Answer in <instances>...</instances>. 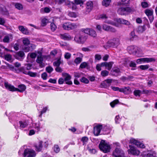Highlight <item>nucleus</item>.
<instances>
[{
	"mask_svg": "<svg viewBox=\"0 0 157 157\" xmlns=\"http://www.w3.org/2000/svg\"><path fill=\"white\" fill-rule=\"evenodd\" d=\"M73 2H72L67 0L65 4L69 8H71L72 5L73 4Z\"/></svg>",
	"mask_w": 157,
	"mask_h": 157,
	"instance_id": "8fccbe9b",
	"label": "nucleus"
},
{
	"mask_svg": "<svg viewBox=\"0 0 157 157\" xmlns=\"http://www.w3.org/2000/svg\"><path fill=\"white\" fill-rule=\"evenodd\" d=\"M4 58L6 60L10 61L11 60L12 56L10 54H6Z\"/></svg>",
	"mask_w": 157,
	"mask_h": 157,
	"instance_id": "f704fd0d",
	"label": "nucleus"
},
{
	"mask_svg": "<svg viewBox=\"0 0 157 157\" xmlns=\"http://www.w3.org/2000/svg\"><path fill=\"white\" fill-rule=\"evenodd\" d=\"M13 37L12 34H8V35L5 36L3 38V41L5 43H9L10 42V40H13Z\"/></svg>",
	"mask_w": 157,
	"mask_h": 157,
	"instance_id": "2eb2a0df",
	"label": "nucleus"
},
{
	"mask_svg": "<svg viewBox=\"0 0 157 157\" xmlns=\"http://www.w3.org/2000/svg\"><path fill=\"white\" fill-rule=\"evenodd\" d=\"M99 147L100 149L105 153L109 152L111 149L110 145L104 140L101 141Z\"/></svg>",
	"mask_w": 157,
	"mask_h": 157,
	"instance_id": "20e7f679",
	"label": "nucleus"
},
{
	"mask_svg": "<svg viewBox=\"0 0 157 157\" xmlns=\"http://www.w3.org/2000/svg\"><path fill=\"white\" fill-rule=\"evenodd\" d=\"M62 27L65 30H70L76 28L77 25L75 23L66 22L63 25Z\"/></svg>",
	"mask_w": 157,
	"mask_h": 157,
	"instance_id": "423d86ee",
	"label": "nucleus"
},
{
	"mask_svg": "<svg viewBox=\"0 0 157 157\" xmlns=\"http://www.w3.org/2000/svg\"><path fill=\"white\" fill-rule=\"evenodd\" d=\"M145 30V29L144 27L143 26H139L138 27L137 31L139 33H141L143 32Z\"/></svg>",
	"mask_w": 157,
	"mask_h": 157,
	"instance_id": "a19ab883",
	"label": "nucleus"
},
{
	"mask_svg": "<svg viewBox=\"0 0 157 157\" xmlns=\"http://www.w3.org/2000/svg\"><path fill=\"white\" fill-rule=\"evenodd\" d=\"M130 143L133 144L136 146L139 144V142L133 138H132L130 140Z\"/></svg>",
	"mask_w": 157,
	"mask_h": 157,
	"instance_id": "ea45409f",
	"label": "nucleus"
},
{
	"mask_svg": "<svg viewBox=\"0 0 157 157\" xmlns=\"http://www.w3.org/2000/svg\"><path fill=\"white\" fill-rule=\"evenodd\" d=\"M130 148L128 150L129 154L133 155L138 156L140 155V151L136 148L129 145Z\"/></svg>",
	"mask_w": 157,
	"mask_h": 157,
	"instance_id": "6e6552de",
	"label": "nucleus"
},
{
	"mask_svg": "<svg viewBox=\"0 0 157 157\" xmlns=\"http://www.w3.org/2000/svg\"><path fill=\"white\" fill-rule=\"evenodd\" d=\"M29 56L32 59H35L37 56L35 52L29 53L28 54L27 56Z\"/></svg>",
	"mask_w": 157,
	"mask_h": 157,
	"instance_id": "2f4dec72",
	"label": "nucleus"
},
{
	"mask_svg": "<svg viewBox=\"0 0 157 157\" xmlns=\"http://www.w3.org/2000/svg\"><path fill=\"white\" fill-rule=\"evenodd\" d=\"M88 140V138L87 136H84L82 137L81 141L83 143V145H84L86 144Z\"/></svg>",
	"mask_w": 157,
	"mask_h": 157,
	"instance_id": "c85d7f7f",
	"label": "nucleus"
},
{
	"mask_svg": "<svg viewBox=\"0 0 157 157\" xmlns=\"http://www.w3.org/2000/svg\"><path fill=\"white\" fill-rule=\"evenodd\" d=\"M25 54L23 51H20L16 52L15 57L16 59L20 60H22L24 58Z\"/></svg>",
	"mask_w": 157,
	"mask_h": 157,
	"instance_id": "ddd939ff",
	"label": "nucleus"
},
{
	"mask_svg": "<svg viewBox=\"0 0 157 157\" xmlns=\"http://www.w3.org/2000/svg\"><path fill=\"white\" fill-rule=\"evenodd\" d=\"M121 92H123L126 94H128L132 93V91L130 87L127 86L121 88Z\"/></svg>",
	"mask_w": 157,
	"mask_h": 157,
	"instance_id": "a211bd4d",
	"label": "nucleus"
},
{
	"mask_svg": "<svg viewBox=\"0 0 157 157\" xmlns=\"http://www.w3.org/2000/svg\"><path fill=\"white\" fill-rule=\"evenodd\" d=\"M80 81L82 82L85 83H88L89 82L88 80L84 77L80 79Z\"/></svg>",
	"mask_w": 157,
	"mask_h": 157,
	"instance_id": "603ef678",
	"label": "nucleus"
},
{
	"mask_svg": "<svg viewBox=\"0 0 157 157\" xmlns=\"http://www.w3.org/2000/svg\"><path fill=\"white\" fill-rule=\"evenodd\" d=\"M111 88L112 90H113L114 91H119L121 92V88H119L117 87H115V86H111Z\"/></svg>",
	"mask_w": 157,
	"mask_h": 157,
	"instance_id": "680f3d73",
	"label": "nucleus"
},
{
	"mask_svg": "<svg viewBox=\"0 0 157 157\" xmlns=\"http://www.w3.org/2000/svg\"><path fill=\"white\" fill-rule=\"evenodd\" d=\"M102 125H98L94 128V133L95 136H98L102 128Z\"/></svg>",
	"mask_w": 157,
	"mask_h": 157,
	"instance_id": "4468645a",
	"label": "nucleus"
},
{
	"mask_svg": "<svg viewBox=\"0 0 157 157\" xmlns=\"http://www.w3.org/2000/svg\"><path fill=\"white\" fill-rule=\"evenodd\" d=\"M129 0H121V2H118V4L127 5L129 3Z\"/></svg>",
	"mask_w": 157,
	"mask_h": 157,
	"instance_id": "79ce46f5",
	"label": "nucleus"
},
{
	"mask_svg": "<svg viewBox=\"0 0 157 157\" xmlns=\"http://www.w3.org/2000/svg\"><path fill=\"white\" fill-rule=\"evenodd\" d=\"M65 76L64 80L66 82V83L67 84L71 85L72 84V82L70 80L71 78V76L69 74L65 73Z\"/></svg>",
	"mask_w": 157,
	"mask_h": 157,
	"instance_id": "412c9836",
	"label": "nucleus"
},
{
	"mask_svg": "<svg viewBox=\"0 0 157 157\" xmlns=\"http://www.w3.org/2000/svg\"><path fill=\"white\" fill-rule=\"evenodd\" d=\"M149 67L148 65H141L140 66V68L142 70H144L147 69Z\"/></svg>",
	"mask_w": 157,
	"mask_h": 157,
	"instance_id": "13d9d810",
	"label": "nucleus"
},
{
	"mask_svg": "<svg viewBox=\"0 0 157 157\" xmlns=\"http://www.w3.org/2000/svg\"><path fill=\"white\" fill-rule=\"evenodd\" d=\"M89 35L93 37H95L97 36L96 32L92 29H90Z\"/></svg>",
	"mask_w": 157,
	"mask_h": 157,
	"instance_id": "7c9ffc66",
	"label": "nucleus"
},
{
	"mask_svg": "<svg viewBox=\"0 0 157 157\" xmlns=\"http://www.w3.org/2000/svg\"><path fill=\"white\" fill-rule=\"evenodd\" d=\"M54 151L56 153H58L60 151V148L57 145H55L54 146Z\"/></svg>",
	"mask_w": 157,
	"mask_h": 157,
	"instance_id": "5fc2aeb1",
	"label": "nucleus"
},
{
	"mask_svg": "<svg viewBox=\"0 0 157 157\" xmlns=\"http://www.w3.org/2000/svg\"><path fill=\"white\" fill-rule=\"evenodd\" d=\"M68 15L71 17H76V14L74 12H70L68 13Z\"/></svg>",
	"mask_w": 157,
	"mask_h": 157,
	"instance_id": "bf43d9fd",
	"label": "nucleus"
},
{
	"mask_svg": "<svg viewBox=\"0 0 157 157\" xmlns=\"http://www.w3.org/2000/svg\"><path fill=\"white\" fill-rule=\"evenodd\" d=\"M125 20H124L123 19L119 18L117 19L116 20V21L117 23H116L113 22L111 23V24L112 25H114L116 27H118L120 25L119 24H124V21H125Z\"/></svg>",
	"mask_w": 157,
	"mask_h": 157,
	"instance_id": "4be33fe9",
	"label": "nucleus"
},
{
	"mask_svg": "<svg viewBox=\"0 0 157 157\" xmlns=\"http://www.w3.org/2000/svg\"><path fill=\"white\" fill-rule=\"evenodd\" d=\"M47 56H37L36 61L39 64L40 67L42 68L45 66V64L43 63V58H45Z\"/></svg>",
	"mask_w": 157,
	"mask_h": 157,
	"instance_id": "1a4fd4ad",
	"label": "nucleus"
},
{
	"mask_svg": "<svg viewBox=\"0 0 157 157\" xmlns=\"http://www.w3.org/2000/svg\"><path fill=\"white\" fill-rule=\"evenodd\" d=\"M106 67H107V69L108 70H110L111 69L113 65V62H107Z\"/></svg>",
	"mask_w": 157,
	"mask_h": 157,
	"instance_id": "c756f323",
	"label": "nucleus"
},
{
	"mask_svg": "<svg viewBox=\"0 0 157 157\" xmlns=\"http://www.w3.org/2000/svg\"><path fill=\"white\" fill-rule=\"evenodd\" d=\"M23 43L24 46H28L29 45L30 41L28 39L25 38L23 40Z\"/></svg>",
	"mask_w": 157,
	"mask_h": 157,
	"instance_id": "c9c22d12",
	"label": "nucleus"
},
{
	"mask_svg": "<svg viewBox=\"0 0 157 157\" xmlns=\"http://www.w3.org/2000/svg\"><path fill=\"white\" fill-rule=\"evenodd\" d=\"M135 11V10L134 8L127 7H120L118 8L117 11L118 13L120 14L125 15Z\"/></svg>",
	"mask_w": 157,
	"mask_h": 157,
	"instance_id": "f03ea898",
	"label": "nucleus"
},
{
	"mask_svg": "<svg viewBox=\"0 0 157 157\" xmlns=\"http://www.w3.org/2000/svg\"><path fill=\"white\" fill-rule=\"evenodd\" d=\"M40 11L41 12H42L44 11L46 13H48L50 12V10L48 7H45L44 8H42L40 9Z\"/></svg>",
	"mask_w": 157,
	"mask_h": 157,
	"instance_id": "09e8293b",
	"label": "nucleus"
},
{
	"mask_svg": "<svg viewBox=\"0 0 157 157\" xmlns=\"http://www.w3.org/2000/svg\"><path fill=\"white\" fill-rule=\"evenodd\" d=\"M60 59L61 58L60 57L56 61L54 62L53 63V65L56 67L59 66L61 63Z\"/></svg>",
	"mask_w": 157,
	"mask_h": 157,
	"instance_id": "473e14b6",
	"label": "nucleus"
},
{
	"mask_svg": "<svg viewBox=\"0 0 157 157\" xmlns=\"http://www.w3.org/2000/svg\"><path fill=\"white\" fill-rule=\"evenodd\" d=\"M141 93V91L139 90H135L133 92L134 94L136 96H138L140 97Z\"/></svg>",
	"mask_w": 157,
	"mask_h": 157,
	"instance_id": "4c0bfd02",
	"label": "nucleus"
},
{
	"mask_svg": "<svg viewBox=\"0 0 157 157\" xmlns=\"http://www.w3.org/2000/svg\"><path fill=\"white\" fill-rule=\"evenodd\" d=\"M82 59L80 57L76 58L74 60V62L77 64L80 63L82 61Z\"/></svg>",
	"mask_w": 157,
	"mask_h": 157,
	"instance_id": "49530a36",
	"label": "nucleus"
},
{
	"mask_svg": "<svg viewBox=\"0 0 157 157\" xmlns=\"http://www.w3.org/2000/svg\"><path fill=\"white\" fill-rule=\"evenodd\" d=\"M121 151L118 148H116L114 151L113 152V155L115 157H117L118 156L122 154Z\"/></svg>",
	"mask_w": 157,
	"mask_h": 157,
	"instance_id": "5701e85b",
	"label": "nucleus"
},
{
	"mask_svg": "<svg viewBox=\"0 0 157 157\" xmlns=\"http://www.w3.org/2000/svg\"><path fill=\"white\" fill-rule=\"evenodd\" d=\"M59 36L61 39L65 40H70L72 39L71 36L67 33L61 34Z\"/></svg>",
	"mask_w": 157,
	"mask_h": 157,
	"instance_id": "aec40b11",
	"label": "nucleus"
},
{
	"mask_svg": "<svg viewBox=\"0 0 157 157\" xmlns=\"http://www.w3.org/2000/svg\"><path fill=\"white\" fill-rule=\"evenodd\" d=\"M111 2V0H104L102 2V5L106 7L108 6Z\"/></svg>",
	"mask_w": 157,
	"mask_h": 157,
	"instance_id": "bb28decb",
	"label": "nucleus"
},
{
	"mask_svg": "<svg viewBox=\"0 0 157 157\" xmlns=\"http://www.w3.org/2000/svg\"><path fill=\"white\" fill-rule=\"evenodd\" d=\"M141 6L142 7L144 8H145L148 6V3L146 2H144L141 3Z\"/></svg>",
	"mask_w": 157,
	"mask_h": 157,
	"instance_id": "6e6d98bb",
	"label": "nucleus"
},
{
	"mask_svg": "<svg viewBox=\"0 0 157 157\" xmlns=\"http://www.w3.org/2000/svg\"><path fill=\"white\" fill-rule=\"evenodd\" d=\"M109 74V72L106 70H103L101 72V75L103 77H105L108 75Z\"/></svg>",
	"mask_w": 157,
	"mask_h": 157,
	"instance_id": "37998d69",
	"label": "nucleus"
},
{
	"mask_svg": "<svg viewBox=\"0 0 157 157\" xmlns=\"http://www.w3.org/2000/svg\"><path fill=\"white\" fill-rule=\"evenodd\" d=\"M74 2L76 5L83 4V2L82 0H75Z\"/></svg>",
	"mask_w": 157,
	"mask_h": 157,
	"instance_id": "4d7b16f0",
	"label": "nucleus"
},
{
	"mask_svg": "<svg viewBox=\"0 0 157 157\" xmlns=\"http://www.w3.org/2000/svg\"><path fill=\"white\" fill-rule=\"evenodd\" d=\"M111 72L112 75L117 76L121 73V71L119 68L117 67H114L112 69Z\"/></svg>",
	"mask_w": 157,
	"mask_h": 157,
	"instance_id": "6ab92c4d",
	"label": "nucleus"
},
{
	"mask_svg": "<svg viewBox=\"0 0 157 157\" xmlns=\"http://www.w3.org/2000/svg\"><path fill=\"white\" fill-rule=\"evenodd\" d=\"M155 60V59L153 58H143L137 59L136 60V63H140L143 62L148 63L153 61L154 62Z\"/></svg>",
	"mask_w": 157,
	"mask_h": 157,
	"instance_id": "9b49d317",
	"label": "nucleus"
},
{
	"mask_svg": "<svg viewBox=\"0 0 157 157\" xmlns=\"http://www.w3.org/2000/svg\"><path fill=\"white\" fill-rule=\"evenodd\" d=\"M25 65L26 66V68L27 70H30L32 68V65L30 63H27Z\"/></svg>",
	"mask_w": 157,
	"mask_h": 157,
	"instance_id": "69168bd1",
	"label": "nucleus"
},
{
	"mask_svg": "<svg viewBox=\"0 0 157 157\" xmlns=\"http://www.w3.org/2000/svg\"><path fill=\"white\" fill-rule=\"evenodd\" d=\"M120 44V40L119 38H113L108 41L107 45L109 47L117 48Z\"/></svg>",
	"mask_w": 157,
	"mask_h": 157,
	"instance_id": "39448f33",
	"label": "nucleus"
},
{
	"mask_svg": "<svg viewBox=\"0 0 157 157\" xmlns=\"http://www.w3.org/2000/svg\"><path fill=\"white\" fill-rule=\"evenodd\" d=\"M36 155L35 151L30 149H25L24 152L23 157H34Z\"/></svg>",
	"mask_w": 157,
	"mask_h": 157,
	"instance_id": "0eeeda50",
	"label": "nucleus"
},
{
	"mask_svg": "<svg viewBox=\"0 0 157 157\" xmlns=\"http://www.w3.org/2000/svg\"><path fill=\"white\" fill-rule=\"evenodd\" d=\"M48 22V20L46 18H42L41 20V25L43 26H44L46 25L47 23Z\"/></svg>",
	"mask_w": 157,
	"mask_h": 157,
	"instance_id": "cd10ccee",
	"label": "nucleus"
},
{
	"mask_svg": "<svg viewBox=\"0 0 157 157\" xmlns=\"http://www.w3.org/2000/svg\"><path fill=\"white\" fill-rule=\"evenodd\" d=\"M23 49L25 52H29V51L31 50V48L29 47V45L27 46H24L23 47Z\"/></svg>",
	"mask_w": 157,
	"mask_h": 157,
	"instance_id": "de8ad7c7",
	"label": "nucleus"
},
{
	"mask_svg": "<svg viewBox=\"0 0 157 157\" xmlns=\"http://www.w3.org/2000/svg\"><path fill=\"white\" fill-rule=\"evenodd\" d=\"M119 102V101L118 99H116L110 103V105L112 107H113L115 106V105L118 104Z\"/></svg>",
	"mask_w": 157,
	"mask_h": 157,
	"instance_id": "72a5a7b5",
	"label": "nucleus"
},
{
	"mask_svg": "<svg viewBox=\"0 0 157 157\" xmlns=\"http://www.w3.org/2000/svg\"><path fill=\"white\" fill-rule=\"evenodd\" d=\"M42 142L40 141L35 145V147L36 148V151H40L41 150L42 147Z\"/></svg>",
	"mask_w": 157,
	"mask_h": 157,
	"instance_id": "a878e982",
	"label": "nucleus"
},
{
	"mask_svg": "<svg viewBox=\"0 0 157 157\" xmlns=\"http://www.w3.org/2000/svg\"><path fill=\"white\" fill-rule=\"evenodd\" d=\"M47 77V74L45 72L43 73L41 75V77L44 80H46Z\"/></svg>",
	"mask_w": 157,
	"mask_h": 157,
	"instance_id": "774afa93",
	"label": "nucleus"
},
{
	"mask_svg": "<svg viewBox=\"0 0 157 157\" xmlns=\"http://www.w3.org/2000/svg\"><path fill=\"white\" fill-rule=\"evenodd\" d=\"M18 29L20 31L24 34H27L29 33V31L28 29H25L22 26H18Z\"/></svg>",
	"mask_w": 157,
	"mask_h": 157,
	"instance_id": "b1692460",
	"label": "nucleus"
},
{
	"mask_svg": "<svg viewBox=\"0 0 157 157\" xmlns=\"http://www.w3.org/2000/svg\"><path fill=\"white\" fill-rule=\"evenodd\" d=\"M90 29H91L88 28L82 29V31L81 33H83L84 34L85 33L89 34Z\"/></svg>",
	"mask_w": 157,
	"mask_h": 157,
	"instance_id": "864d4df0",
	"label": "nucleus"
},
{
	"mask_svg": "<svg viewBox=\"0 0 157 157\" xmlns=\"http://www.w3.org/2000/svg\"><path fill=\"white\" fill-rule=\"evenodd\" d=\"M102 28L103 30L106 31H110L113 32H115L116 31L115 28L106 25H103Z\"/></svg>",
	"mask_w": 157,
	"mask_h": 157,
	"instance_id": "dca6fc26",
	"label": "nucleus"
},
{
	"mask_svg": "<svg viewBox=\"0 0 157 157\" xmlns=\"http://www.w3.org/2000/svg\"><path fill=\"white\" fill-rule=\"evenodd\" d=\"M20 124V127L21 128H24L26 127L28 125V123L27 121H19Z\"/></svg>",
	"mask_w": 157,
	"mask_h": 157,
	"instance_id": "393cba45",
	"label": "nucleus"
},
{
	"mask_svg": "<svg viewBox=\"0 0 157 157\" xmlns=\"http://www.w3.org/2000/svg\"><path fill=\"white\" fill-rule=\"evenodd\" d=\"M46 71L49 73H51L53 70V69L51 66H48L46 68Z\"/></svg>",
	"mask_w": 157,
	"mask_h": 157,
	"instance_id": "a18cd8bd",
	"label": "nucleus"
},
{
	"mask_svg": "<svg viewBox=\"0 0 157 157\" xmlns=\"http://www.w3.org/2000/svg\"><path fill=\"white\" fill-rule=\"evenodd\" d=\"M50 28L52 31H54L57 28V26L54 23H51L50 24Z\"/></svg>",
	"mask_w": 157,
	"mask_h": 157,
	"instance_id": "58836bf2",
	"label": "nucleus"
},
{
	"mask_svg": "<svg viewBox=\"0 0 157 157\" xmlns=\"http://www.w3.org/2000/svg\"><path fill=\"white\" fill-rule=\"evenodd\" d=\"M71 55L69 53L66 52L64 55V58L67 59H70L71 57Z\"/></svg>",
	"mask_w": 157,
	"mask_h": 157,
	"instance_id": "052dcab7",
	"label": "nucleus"
},
{
	"mask_svg": "<svg viewBox=\"0 0 157 157\" xmlns=\"http://www.w3.org/2000/svg\"><path fill=\"white\" fill-rule=\"evenodd\" d=\"M112 81V79L105 80L103 83H101V85L103 87L107 88L110 86Z\"/></svg>",
	"mask_w": 157,
	"mask_h": 157,
	"instance_id": "f3484780",
	"label": "nucleus"
},
{
	"mask_svg": "<svg viewBox=\"0 0 157 157\" xmlns=\"http://www.w3.org/2000/svg\"><path fill=\"white\" fill-rule=\"evenodd\" d=\"M28 75L32 77H35L36 76L37 74L36 73L28 71Z\"/></svg>",
	"mask_w": 157,
	"mask_h": 157,
	"instance_id": "e2e57ef3",
	"label": "nucleus"
},
{
	"mask_svg": "<svg viewBox=\"0 0 157 157\" xmlns=\"http://www.w3.org/2000/svg\"><path fill=\"white\" fill-rule=\"evenodd\" d=\"M127 49L130 54L133 55L136 54L138 51L137 47L134 46H131L128 47Z\"/></svg>",
	"mask_w": 157,
	"mask_h": 157,
	"instance_id": "f8f14e48",
	"label": "nucleus"
},
{
	"mask_svg": "<svg viewBox=\"0 0 157 157\" xmlns=\"http://www.w3.org/2000/svg\"><path fill=\"white\" fill-rule=\"evenodd\" d=\"M20 70L23 73L28 75V71H26L23 67H22L20 68Z\"/></svg>",
	"mask_w": 157,
	"mask_h": 157,
	"instance_id": "338daca9",
	"label": "nucleus"
},
{
	"mask_svg": "<svg viewBox=\"0 0 157 157\" xmlns=\"http://www.w3.org/2000/svg\"><path fill=\"white\" fill-rule=\"evenodd\" d=\"M15 7L18 10H22L23 8L22 5L19 3H16L15 5Z\"/></svg>",
	"mask_w": 157,
	"mask_h": 157,
	"instance_id": "c03bdc74",
	"label": "nucleus"
},
{
	"mask_svg": "<svg viewBox=\"0 0 157 157\" xmlns=\"http://www.w3.org/2000/svg\"><path fill=\"white\" fill-rule=\"evenodd\" d=\"M146 14L148 16L152 15L153 14V11L149 9H147L145 10V11Z\"/></svg>",
	"mask_w": 157,
	"mask_h": 157,
	"instance_id": "e433bc0d",
	"label": "nucleus"
},
{
	"mask_svg": "<svg viewBox=\"0 0 157 157\" xmlns=\"http://www.w3.org/2000/svg\"><path fill=\"white\" fill-rule=\"evenodd\" d=\"M88 65V63L86 62H83L82 63L80 66V67L81 68H86Z\"/></svg>",
	"mask_w": 157,
	"mask_h": 157,
	"instance_id": "3c124183",
	"label": "nucleus"
},
{
	"mask_svg": "<svg viewBox=\"0 0 157 157\" xmlns=\"http://www.w3.org/2000/svg\"><path fill=\"white\" fill-rule=\"evenodd\" d=\"M87 37L83 33L77 34L74 38V40L78 43L83 44L86 40Z\"/></svg>",
	"mask_w": 157,
	"mask_h": 157,
	"instance_id": "7ed1b4c3",
	"label": "nucleus"
},
{
	"mask_svg": "<svg viewBox=\"0 0 157 157\" xmlns=\"http://www.w3.org/2000/svg\"><path fill=\"white\" fill-rule=\"evenodd\" d=\"M86 11L84 12L85 14H87L90 13L92 10L93 7V3L91 1L88 2L86 4Z\"/></svg>",
	"mask_w": 157,
	"mask_h": 157,
	"instance_id": "9d476101",
	"label": "nucleus"
},
{
	"mask_svg": "<svg viewBox=\"0 0 157 157\" xmlns=\"http://www.w3.org/2000/svg\"><path fill=\"white\" fill-rule=\"evenodd\" d=\"M144 157H156L155 155L152 153H148L145 155Z\"/></svg>",
	"mask_w": 157,
	"mask_h": 157,
	"instance_id": "0e129e2a",
	"label": "nucleus"
},
{
	"mask_svg": "<svg viewBox=\"0 0 157 157\" xmlns=\"http://www.w3.org/2000/svg\"><path fill=\"white\" fill-rule=\"evenodd\" d=\"M4 86L6 89L11 91H17L22 92L24 91L26 89V86L24 84L19 85L18 86V88L15 87L9 84L7 82H5Z\"/></svg>",
	"mask_w": 157,
	"mask_h": 157,
	"instance_id": "f257e3e1",
	"label": "nucleus"
}]
</instances>
